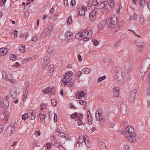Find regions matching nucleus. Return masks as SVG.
Segmentation results:
<instances>
[{
  "mask_svg": "<svg viewBox=\"0 0 150 150\" xmlns=\"http://www.w3.org/2000/svg\"><path fill=\"white\" fill-rule=\"evenodd\" d=\"M117 73L115 75V79L118 81H121L123 80L124 78L123 75V73L121 69L118 70V71L116 72Z\"/></svg>",
  "mask_w": 150,
  "mask_h": 150,
  "instance_id": "nucleus-6",
  "label": "nucleus"
},
{
  "mask_svg": "<svg viewBox=\"0 0 150 150\" xmlns=\"http://www.w3.org/2000/svg\"><path fill=\"white\" fill-rule=\"evenodd\" d=\"M70 78L69 75H67V72H66L64 75V78L62 80V82L68 80L69 79H71Z\"/></svg>",
  "mask_w": 150,
  "mask_h": 150,
  "instance_id": "nucleus-32",
  "label": "nucleus"
},
{
  "mask_svg": "<svg viewBox=\"0 0 150 150\" xmlns=\"http://www.w3.org/2000/svg\"><path fill=\"white\" fill-rule=\"evenodd\" d=\"M49 34L48 32L47 31H46L45 30V28L43 31L41 33L40 35V37L41 38H43L45 36Z\"/></svg>",
  "mask_w": 150,
  "mask_h": 150,
  "instance_id": "nucleus-34",
  "label": "nucleus"
},
{
  "mask_svg": "<svg viewBox=\"0 0 150 150\" xmlns=\"http://www.w3.org/2000/svg\"><path fill=\"white\" fill-rule=\"evenodd\" d=\"M9 114L8 113H6L4 117V120L5 121H7L9 117Z\"/></svg>",
  "mask_w": 150,
  "mask_h": 150,
  "instance_id": "nucleus-47",
  "label": "nucleus"
},
{
  "mask_svg": "<svg viewBox=\"0 0 150 150\" xmlns=\"http://www.w3.org/2000/svg\"><path fill=\"white\" fill-rule=\"evenodd\" d=\"M87 11V8L86 6H82L81 7V8L78 10V13L80 15L83 16L85 15V12Z\"/></svg>",
  "mask_w": 150,
  "mask_h": 150,
  "instance_id": "nucleus-13",
  "label": "nucleus"
},
{
  "mask_svg": "<svg viewBox=\"0 0 150 150\" xmlns=\"http://www.w3.org/2000/svg\"><path fill=\"white\" fill-rule=\"evenodd\" d=\"M18 33V31L16 30H14L12 33V34L13 35L14 38L17 37Z\"/></svg>",
  "mask_w": 150,
  "mask_h": 150,
  "instance_id": "nucleus-51",
  "label": "nucleus"
},
{
  "mask_svg": "<svg viewBox=\"0 0 150 150\" xmlns=\"http://www.w3.org/2000/svg\"><path fill=\"white\" fill-rule=\"evenodd\" d=\"M10 58L12 60H16V59L17 57L16 56L13 54H11L10 56Z\"/></svg>",
  "mask_w": 150,
  "mask_h": 150,
  "instance_id": "nucleus-45",
  "label": "nucleus"
},
{
  "mask_svg": "<svg viewBox=\"0 0 150 150\" xmlns=\"http://www.w3.org/2000/svg\"><path fill=\"white\" fill-rule=\"evenodd\" d=\"M49 58L48 56H46L43 59V65L45 66L47 64H49Z\"/></svg>",
  "mask_w": 150,
  "mask_h": 150,
  "instance_id": "nucleus-27",
  "label": "nucleus"
},
{
  "mask_svg": "<svg viewBox=\"0 0 150 150\" xmlns=\"http://www.w3.org/2000/svg\"><path fill=\"white\" fill-rule=\"evenodd\" d=\"M124 148L126 150H129V146L128 145H125L124 146Z\"/></svg>",
  "mask_w": 150,
  "mask_h": 150,
  "instance_id": "nucleus-63",
  "label": "nucleus"
},
{
  "mask_svg": "<svg viewBox=\"0 0 150 150\" xmlns=\"http://www.w3.org/2000/svg\"><path fill=\"white\" fill-rule=\"evenodd\" d=\"M25 46L22 45L19 47V50L20 52H23L25 51Z\"/></svg>",
  "mask_w": 150,
  "mask_h": 150,
  "instance_id": "nucleus-44",
  "label": "nucleus"
},
{
  "mask_svg": "<svg viewBox=\"0 0 150 150\" xmlns=\"http://www.w3.org/2000/svg\"><path fill=\"white\" fill-rule=\"evenodd\" d=\"M52 88L50 89L49 88H47L44 90L43 91L44 93L46 94H47L49 93H51L52 92Z\"/></svg>",
  "mask_w": 150,
  "mask_h": 150,
  "instance_id": "nucleus-36",
  "label": "nucleus"
},
{
  "mask_svg": "<svg viewBox=\"0 0 150 150\" xmlns=\"http://www.w3.org/2000/svg\"><path fill=\"white\" fill-rule=\"evenodd\" d=\"M113 95L115 97H117L119 95V92H114L113 93Z\"/></svg>",
  "mask_w": 150,
  "mask_h": 150,
  "instance_id": "nucleus-62",
  "label": "nucleus"
},
{
  "mask_svg": "<svg viewBox=\"0 0 150 150\" xmlns=\"http://www.w3.org/2000/svg\"><path fill=\"white\" fill-rule=\"evenodd\" d=\"M102 11L103 13H108L109 10L107 8H105L102 10Z\"/></svg>",
  "mask_w": 150,
  "mask_h": 150,
  "instance_id": "nucleus-56",
  "label": "nucleus"
},
{
  "mask_svg": "<svg viewBox=\"0 0 150 150\" xmlns=\"http://www.w3.org/2000/svg\"><path fill=\"white\" fill-rule=\"evenodd\" d=\"M1 106L4 108H7L9 106V103L8 101L5 100L4 99L0 98Z\"/></svg>",
  "mask_w": 150,
  "mask_h": 150,
  "instance_id": "nucleus-10",
  "label": "nucleus"
},
{
  "mask_svg": "<svg viewBox=\"0 0 150 150\" xmlns=\"http://www.w3.org/2000/svg\"><path fill=\"white\" fill-rule=\"evenodd\" d=\"M97 4L98 2L96 0H89L87 5L89 7L92 6H95L96 7Z\"/></svg>",
  "mask_w": 150,
  "mask_h": 150,
  "instance_id": "nucleus-17",
  "label": "nucleus"
},
{
  "mask_svg": "<svg viewBox=\"0 0 150 150\" xmlns=\"http://www.w3.org/2000/svg\"><path fill=\"white\" fill-rule=\"evenodd\" d=\"M87 117L88 120V123L89 125H91L92 123V119L91 117V114L90 112V110H88L87 113Z\"/></svg>",
  "mask_w": 150,
  "mask_h": 150,
  "instance_id": "nucleus-18",
  "label": "nucleus"
},
{
  "mask_svg": "<svg viewBox=\"0 0 150 150\" xmlns=\"http://www.w3.org/2000/svg\"><path fill=\"white\" fill-rule=\"evenodd\" d=\"M45 30L46 31H47L50 34L53 30V28L52 27L50 26L48 28H45Z\"/></svg>",
  "mask_w": 150,
  "mask_h": 150,
  "instance_id": "nucleus-40",
  "label": "nucleus"
},
{
  "mask_svg": "<svg viewBox=\"0 0 150 150\" xmlns=\"http://www.w3.org/2000/svg\"><path fill=\"white\" fill-rule=\"evenodd\" d=\"M57 134V135L59 136L60 137L62 138H65V139L66 140H67L68 139V135L64 133L61 132V133H60L59 134Z\"/></svg>",
  "mask_w": 150,
  "mask_h": 150,
  "instance_id": "nucleus-30",
  "label": "nucleus"
},
{
  "mask_svg": "<svg viewBox=\"0 0 150 150\" xmlns=\"http://www.w3.org/2000/svg\"><path fill=\"white\" fill-rule=\"evenodd\" d=\"M105 25V23L103 21H101L98 23V29L100 30Z\"/></svg>",
  "mask_w": 150,
  "mask_h": 150,
  "instance_id": "nucleus-26",
  "label": "nucleus"
},
{
  "mask_svg": "<svg viewBox=\"0 0 150 150\" xmlns=\"http://www.w3.org/2000/svg\"><path fill=\"white\" fill-rule=\"evenodd\" d=\"M3 78L8 81H10L11 80L9 78V73L8 71H4L2 73Z\"/></svg>",
  "mask_w": 150,
  "mask_h": 150,
  "instance_id": "nucleus-14",
  "label": "nucleus"
},
{
  "mask_svg": "<svg viewBox=\"0 0 150 150\" xmlns=\"http://www.w3.org/2000/svg\"><path fill=\"white\" fill-rule=\"evenodd\" d=\"M15 123H14V124H10L9 126L8 127L6 130V132L8 134L10 133V135L13 133V132H15L14 128L15 127Z\"/></svg>",
  "mask_w": 150,
  "mask_h": 150,
  "instance_id": "nucleus-8",
  "label": "nucleus"
},
{
  "mask_svg": "<svg viewBox=\"0 0 150 150\" xmlns=\"http://www.w3.org/2000/svg\"><path fill=\"white\" fill-rule=\"evenodd\" d=\"M106 76H104L102 77H99L97 79V82H100L102 81L103 80L106 79Z\"/></svg>",
  "mask_w": 150,
  "mask_h": 150,
  "instance_id": "nucleus-41",
  "label": "nucleus"
},
{
  "mask_svg": "<svg viewBox=\"0 0 150 150\" xmlns=\"http://www.w3.org/2000/svg\"><path fill=\"white\" fill-rule=\"evenodd\" d=\"M21 65L18 63L16 62L15 63V64L13 65V66L15 67L16 68H18Z\"/></svg>",
  "mask_w": 150,
  "mask_h": 150,
  "instance_id": "nucleus-60",
  "label": "nucleus"
},
{
  "mask_svg": "<svg viewBox=\"0 0 150 150\" xmlns=\"http://www.w3.org/2000/svg\"><path fill=\"white\" fill-rule=\"evenodd\" d=\"M45 104L43 103H41L40 105V110L43 109L45 108Z\"/></svg>",
  "mask_w": 150,
  "mask_h": 150,
  "instance_id": "nucleus-55",
  "label": "nucleus"
},
{
  "mask_svg": "<svg viewBox=\"0 0 150 150\" xmlns=\"http://www.w3.org/2000/svg\"><path fill=\"white\" fill-rule=\"evenodd\" d=\"M105 6V5L103 4L102 3V2H98L96 7H95L98 9H102Z\"/></svg>",
  "mask_w": 150,
  "mask_h": 150,
  "instance_id": "nucleus-29",
  "label": "nucleus"
},
{
  "mask_svg": "<svg viewBox=\"0 0 150 150\" xmlns=\"http://www.w3.org/2000/svg\"><path fill=\"white\" fill-rule=\"evenodd\" d=\"M61 144L57 141H54V145L55 146L58 147V146H60Z\"/></svg>",
  "mask_w": 150,
  "mask_h": 150,
  "instance_id": "nucleus-49",
  "label": "nucleus"
},
{
  "mask_svg": "<svg viewBox=\"0 0 150 150\" xmlns=\"http://www.w3.org/2000/svg\"><path fill=\"white\" fill-rule=\"evenodd\" d=\"M100 148L101 150H106V147L105 144H103L102 146H101Z\"/></svg>",
  "mask_w": 150,
  "mask_h": 150,
  "instance_id": "nucleus-61",
  "label": "nucleus"
},
{
  "mask_svg": "<svg viewBox=\"0 0 150 150\" xmlns=\"http://www.w3.org/2000/svg\"><path fill=\"white\" fill-rule=\"evenodd\" d=\"M125 135L126 139L129 142L134 143L136 141V134L134 128L131 126L127 127L125 130L121 132Z\"/></svg>",
  "mask_w": 150,
  "mask_h": 150,
  "instance_id": "nucleus-1",
  "label": "nucleus"
},
{
  "mask_svg": "<svg viewBox=\"0 0 150 150\" xmlns=\"http://www.w3.org/2000/svg\"><path fill=\"white\" fill-rule=\"evenodd\" d=\"M139 21L140 23L141 24H143L144 23V18L142 15H141L140 17Z\"/></svg>",
  "mask_w": 150,
  "mask_h": 150,
  "instance_id": "nucleus-39",
  "label": "nucleus"
},
{
  "mask_svg": "<svg viewBox=\"0 0 150 150\" xmlns=\"http://www.w3.org/2000/svg\"><path fill=\"white\" fill-rule=\"evenodd\" d=\"M85 33H84L83 31L82 30L81 33H77L75 37L76 38L78 39L83 40V39H82V38H83L84 36H85Z\"/></svg>",
  "mask_w": 150,
  "mask_h": 150,
  "instance_id": "nucleus-15",
  "label": "nucleus"
},
{
  "mask_svg": "<svg viewBox=\"0 0 150 150\" xmlns=\"http://www.w3.org/2000/svg\"><path fill=\"white\" fill-rule=\"evenodd\" d=\"M44 67H46V69L49 70V72L51 73L54 71V66L53 64H47V65L44 66Z\"/></svg>",
  "mask_w": 150,
  "mask_h": 150,
  "instance_id": "nucleus-24",
  "label": "nucleus"
},
{
  "mask_svg": "<svg viewBox=\"0 0 150 150\" xmlns=\"http://www.w3.org/2000/svg\"><path fill=\"white\" fill-rule=\"evenodd\" d=\"M66 40H70L73 36L72 33L69 31H67L65 34Z\"/></svg>",
  "mask_w": 150,
  "mask_h": 150,
  "instance_id": "nucleus-19",
  "label": "nucleus"
},
{
  "mask_svg": "<svg viewBox=\"0 0 150 150\" xmlns=\"http://www.w3.org/2000/svg\"><path fill=\"white\" fill-rule=\"evenodd\" d=\"M7 50L6 48H2L0 49V54L4 55L7 53Z\"/></svg>",
  "mask_w": 150,
  "mask_h": 150,
  "instance_id": "nucleus-28",
  "label": "nucleus"
},
{
  "mask_svg": "<svg viewBox=\"0 0 150 150\" xmlns=\"http://www.w3.org/2000/svg\"><path fill=\"white\" fill-rule=\"evenodd\" d=\"M41 132L40 131H36L35 133V135L36 137H38L40 134Z\"/></svg>",
  "mask_w": 150,
  "mask_h": 150,
  "instance_id": "nucleus-58",
  "label": "nucleus"
},
{
  "mask_svg": "<svg viewBox=\"0 0 150 150\" xmlns=\"http://www.w3.org/2000/svg\"><path fill=\"white\" fill-rule=\"evenodd\" d=\"M150 66V59L146 58L142 61L139 69V72L141 73L146 72L149 69Z\"/></svg>",
  "mask_w": 150,
  "mask_h": 150,
  "instance_id": "nucleus-2",
  "label": "nucleus"
},
{
  "mask_svg": "<svg viewBox=\"0 0 150 150\" xmlns=\"http://www.w3.org/2000/svg\"><path fill=\"white\" fill-rule=\"evenodd\" d=\"M79 101V103L81 105H83L84 106H86L87 105V102L86 101H83L82 100H78Z\"/></svg>",
  "mask_w": 150,
  "mask_h": 150,
  "instance_id": "nucleus-38",
  "label": "nucleus"
},
{
  "mask_svg": "<svg viewBox=\"0 0 150 150\" xmlns=\"http://www.w3.org/2000/svg\"><path fill=\"white\" fill-rule=\"evenodd\" d=\"M72 22V20L71 16L69 17L68 20H67V24L68 25H70Z\"/></svg>",
  "mask_w": 150,
  "mask_h": 150,
  "instance_id": "nucleus-46",
  "label": "nucleus"
},
{
  "mask_svg": "<svg viewBox=\"0 0 150 150\" xmlns=\"http://www.w3.org/2000/svg\"><path fill=\"white\" fill-rule=\"evenodd\" d=\"M101 110L98 109L96 112V117L97 120L100 121V123H103V116L101 114Z\"/></svg>",
  "mask_w": 150,
  "mask_h": 150,
  "instance_id": "nucleus-5",
  "label": "nucleus"
},
{
  "mask_svg": "<svg viewBox=\"0 0 150 150\" xmlns=\"http://www.w3.org/2000/svg\"><path fill=\"white\" fill-rule=\"evenodd\" d=\"M51 102L52 104L54 106H56L57 105V101L55 99H52L51 101Z\"/></svg>",
  "mask_w": 150,
  "mask_h": 150,
  "instance_id": "nucleus-54",
  "label": "nucleus"
},
{
  "mask_svg": "<svg viewBox=\"0 0 150 150\" xmlns=\"http://www.w3.org/2000/svg\"><path fill=\"white\" fill-rule=\"evenodd\" d=\"M10 94L13 98H16L17 96L18 93L17 88L16 87L13 86L11 88L10 91Z\"/></svg>",
  "mask_w": 150,
  "mask_h": 150,
  "instance_id": "nucleus-7",
  "label": "nucleus"
},
{
  "mask_svg": "<svg viewBox=\"0 0 150 150\" xmlns=\"http://www.w3.org/2000/svg\"><path fill=\"white\" fill-rule=\"evenodd\" d=\"M117 18L116 16H111L107 23V26L109 28H114L117 24Z\"/></svg>",
  "mask_w": 150,
  "mask_h": 150,
  "instance_id": "nucleus-3",
  "label": "nucleus"
},
{
  "mask_svg": "<svg viewBox=\"0 0 150 150\" xmlns=\"http://www.w3.org/2000/svg\"><path fill=\"white\" fill-rule=\"evenodd\" d=\"M140 6L142 8L145 4V0H140L139 1Z\"/></svg>",
  "mask_w": 150,
  "mask_h": 150,
  "instance_id": "nucleus-43",
  "label": "nucleus"
},
{
  "mask_svg": "<svg viewBox=\"0 0 150 150\" xmlns=\"http://www.w3.org/2000/svg\"><path fill=\"white\" fill-rule=\"evenodd\" d=\"M63 83L64 85H67L71 87L74 84L73 81L71 79H69L68 80L64 82Z\"/></svg>",
  "mask_w": 150,
  "mask_h": 150,
  "instance_id": "nucleus-20",
  "label": "nucleus"
},
{
  "mask_svg": "<svg viewBox=\"0 0 150 150\" xmlns=\"http://www.w3.org/2000/svg\"><path fill=\"white\" fill-rule=\"evenodd\" d=\"M88 137L87 135H84L83 137L82 136H79V139L77 141L78 144H82L83 142L86 143V138Z\"/></svg>",
  "mask_w": 150,
  "mask_h": 150,
  "instance_id": "nucleus-11",
  "label": "nucleus"
},
{
  "mask_svg": "<svg viewBox=\"0 0 150 150\" xmlns=\"http://www.w3.org/2000/svg\"><path fill=\"white\" fill-rule=\"evenodd\" d=\"M137 91L136 89H134L130 93L128 97L130 101L131 102L133 101Z\"/></svg>",
  "mask_w": 150,
  "mask_h": 150,
  "instance_id": "nucleus-9",
  "label": "nucleus"
},
{
  "mask_svg": "<svg viewBox=\"0 0 150 150\" xmlns=\"http://www.w3.org/2000/svg\"><path fill=\"white\" fill-rule=\"evenodd\" d=\"M92 40V41L93 42V44L95 46H96L98 45L99 44V42L98 41L96 40L93 39Z\"/></svg>",
  "mask_w": 150,
  "mask_h": 150,
  "instance_id": "nucleus-53",
  "label": "nucleus"
},
{
  "mask_svg": "<svg viewBox=\"0 0 150 150\" xmlns=\"http://www.w3.org/2000/svg\"><path fill=\"white\" fill-rule=\"evenodd\" d=\"M83 73L85 74H88L90 72V70L89 69L85 68L82 70Z\"/></svg>",
  "mask_w": 150,
  "mask_h": 150,
  "instance_id": "nucleus-37",
  "label": "nucleus"
},
{
  "mask_svg": "<svg viewBox=\"0 0 150 150\" xmlns=\"http://www.w3.org/2000/svg\"><path fill=\"white\" fill-rule=\"evenodd\" d=\"M78 113L77 112H75L73 114H72L71 115V117L72 119H73L76 118L78 116Z\"/></svg>",
  "mask_w": 150,
  "mask_h": 150,
  "instance_id": "nucleus-48",
  "label": "nucleus"
},
{
  "mask_svg": "<svg viewBox=\"0 0 150 150\" xmlns=\"http://www.w3.org/2000/svg\"><path fill=\"white\" fill-rule=\"evenodd\" d=\"M88 29V28H86L85 29H83V31L84 33H85V36H84L83 38H82V39H83V40L84 41H87L88 40L93 33V31L92 29L88 30V31L87 32V33H86V31H87Z\"/></svg>",
  "mask_w": 150,
  "mask_h": 150,
  "instance_id": "nucleus-4",
  "label": "nucleus"
},
{
  "mask_svg": "<svg viewBox=\"0 0 150 150\" xmlns=\"http://www.w3.org/2000/svg\"><path fill=\"white\" fill-rule=\"evenodd\" d=\"M28 88L27 87H26L24 88V90L23 91V101H25L26 98L27 97L28 93V90H27Z\"/></svg>",
  "mask_w": 150,
  "mask_h": 150,
  "instance_id": "nucleus-21",
  "label": "nucleus"
},
{
  "mask_svg": "<svg viewBox=\"0 0 150 150\" xmlns=\"http://www.w3.org/2000/svg\"><path fill=\"white\" fill-rule=\"evenodd\" d=\"M28 7L27 6H26L23 9V11L24 12V18H26L28 17Z\"/></svg>",
  "mask_w": 150,
  "mask_h": 150,
  "instance_id": "nucleus-31",
  "label": "nucleus"
},
{
  "mask_svg": "<svg viewBox=\"0 0 150 150\" xmlns=\"http://www.w3.org/2000/svg\"><path fill=\"white\" fill-rule=\"evenodd\" d=\"M144 43L142 42H139L137 44L138 47L142 48L143 47Z\"/></svg>",
  "mask_w": 150,
  "mask_h": 150,
  "instance_id": "nucleus-52",
  "label": "nucleus"
},
{
  "mask_svg": "<svg viewBox=\"0 0 150 150\" xmlns=\"http://www.w3.org/2000/svg\"><path fill=\"white\" fill-rule=\"evenodd\" d=\"M83 118V115L82 114H79L78 115L77 118L78 119V125H82L83 124L82 121V119Z\"/></svg>",
  "mask_w": 150,
  "mask_h": 150,
  "instance_id": "nucleus-16",
  "label": "nucleus"
},
{
  "mask_svg": "<svg viewBox=\"0 0 150 150\" xmlns=\"http://www.w3.org/2000/svg\"><path fill=\"white\" fill-rule=\"evenodd\" d=\"M138 18V15L136 14H134L133 15H131L130 16L129 20L131 21L132 20H136Z\"/></svg>",
  "mask_w": 150,
  "mask_h": 150,
  "instance_id": "nucleus-33",
  "label": "nucleus"
},
{
  "mask_svg": "<svg viewBox=\"0 0 150 150\" xmlns=\"http://www.w3.org/2000/svg\"><path fill=\"white\" fill-rule=\"evenodd\" d=\"M96 10L92 11L89 14L90 18H93L96 15Z\"/></svg>",
  "mask_w": 150,
  "mask_h": 150,
  "instance_id": "nucleus-35",
  "label": "nucleus"
},
{
  "mask_svg": "<svg viewBox=\"0 0 150 150\" xmlns=\"http://www.w3.org/2000/svg\"><path fill=\"white\" fill-rule=\"evenodd\" d=\"M125 72L126 73H129L131 71V66L129 63H126L125 66Z\"/></svg>",
  "mask_w": 150,
  "mask_h": 150,
  "instance_id": "nucleus-22",
  "label": "nucleus"
},
{
  "mask_svg": "<svg viewBox=\"0 0 150 150\" xmlns=\"http://www.w3.org/2000/svg\"><path fill=\"white\" fill-rule=\"evenodd\" d=\"M38 39V38L37 36H35L33 37L31 39V40L33 41L36 42Z\"/></svg>",
  "mask_w": 150,
  "mask_h": 150,
  "instance_id": "nucleus-59",
  "label": "nucleus"
},
{
  "mask_svg": "<svg viewBox=\"0 0 150 150\" xmlns=\"http://www.w3.org/2000/svg\"><path fill=\"white\" fill-rule=\"evenodd\" d=\"M46 116L44 114L41 115V117H40L41 122L43 123L44 121V119Z\"/></svg>",
  "mask_w": 150,
  "mask_h": 150,
  "instance_id": "nucleus-42",
  "label": "nucleus"
},
{
  "mask_svg": "<svg viewBox=\"0 0 150 150\" xmlns=\"http://www.w3.org/2000/svg\"><path fill=\"white\" fill-rule=\"evenodd\" d=\"M86 94L84 92L81 91L77 93L76 95V98L78 99H81L82 97H84Z\"/></svg>",
  "mask_w": 150,
  "mask_h": 150,
  "instance_id": "nucleus-23",
  "label": "nucleus"
},
{
  "mask_svg": "<svg viewBox=\"0 0 150 150\" xmlns=\"http://www.w3.org/2000/svg\"><path fill=\"white\" fill-rule=\"evenodd\" d=\"M28 117V113H25L24 115H23L22 116V120H25Z\"/></svg>",
  "mask_w": 150,
  "mask_h": 150,
  "instance_id": "nucleus-50",
  "label": "nucleus"
},
{
  "mask_svg": "<svg viewBox=\"0 0 150 150\" xmlns=\"http://www.w3.org/2000/svg\"><path fill=\"white\" fill-rule=\"evenodd\" d=\"M54 51V49L52 47H50L48 49L47 52L49 53H51Z\"/></svg>",
  "mask_w": 150,
  "mask_h": 150,
  "instance_id": "nucleus-57",
  "label": "nucleus"
},
{
  "mask_svg": "<svg viewBox=\"0 0 150 150\" xmlns=\"http://www.w3.org/2000/svg\"><path fill=\"white\" fill-rule=\"evenodd\" d=\"M35 112L33 109L29 110V119L30 120H34L36 117Z\"/></svg>",
  "mask_w": 150,
  "mask_h": 150,
  "instance_id": "nucleus-12",
  "label": "nucleus"
},
{
  "mask_svg": "<svg viewBox=\"0 0 150 150\" xmlns=\"http://www.w3.org/2000/svg\"><path fill=\"white\" fill-rule=\"evenodd\" d=\"M147 6L150 11V0H149L147 3Z\"/></svg>",
  "mask_w": 150,
  "mask_h": 150,
  "instance_id": "nucleus-64",
  "label": "nucleus"
},
{
  "mask_svg": "<svg viewBox=\"0 0 150 150\" xmlns=\"http://www.w3.org/2000/svg\"><path fill=\"white\" fill-rule=\"evenodd\" d=\"M121 111L123 114L127 113L128 111L126 106L125 105H122L121 107Z\"/></svg>",
  "mask_w": 150,
  "mask_h": 150,
  "instance_id": "nucleus-25",
  "label": "nucleus"
}]
</instances>
